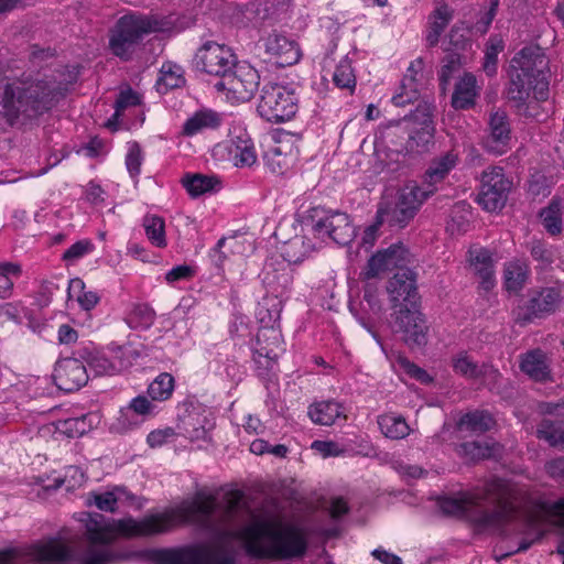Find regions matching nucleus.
I'll return each mask as SVG.
<instances>
[{"label": "nucleus", "instance_id": "nucleus-1", "mask_svg": "<svg viewBox=\"0 0 564 564\" xmlns=\"http://www.w3.org/2000/svg\"><path fill=\"white\" fill-rule=\"evenodd\" d=\"M242 494L231 490L221 503L214 495L198 492L193 500H186L162 512L149 513L141 519L126 517L109 519L100 513H82L79 521L86 530L90 546L76 555L72 546L61 536L50 538L31 545L25 552L20 547L0 550V564H18L28 555L35 564H107L109 553L96 545H107L117 538H148L172 529L194 524L213 533L212 542L197 543L160 553L161 564H237L236 552L231 546L235 533L228 524L243 511Z\"/></svg>", "mask_w": 564, "mask_h": 564}, {"label": "nucleus", "instance_id": "nucleus-2", "mask_svg": "<svg viewBox=\"0 0 564 564\" xmlns=\"http://www.w3.org/2000/svg\"><path fill=\"white\" fill-rule=\"evenodd\" d=\"M521 490L510 480L492 478L443 501L445 512L466 517L482 529H499L517 514Z\"/></svg>", "mask_w": 564, "mask_h": 564}, {"label": "nucleus", "instance_id": "nucleus-3", "mask_svg": "<svg viewBox=\"0 0 564 564\" xmlns=\"http://www.w3.org/2000/svg\"><path fill=\"white\" fill-rule=\"evenodd\" d=\"M246 553L254 558L288 560L302 556L307 549L301 528L281 520L260 521L239 532Z\"/></svg>", "mask_w": 564, "mask_h": 564}, {"label": "nucleus", "instance_id": "nucleus-4", "mask_svg": "<svg viewBox=\"0 0 564 564\" xmlns=\"http://www.w3.org/2000/svg\"><path fill=\"white\" fill-rule=\"evenodd\" d=\"M78 75V66H67L43 79L23 77L12 83H0V106L59 102L77 82Z\"/></svg>", "mask_w": 564, "mask_h": 564}, {"label": "nucleus", "instance_id": "nucleus-5", "mask_svg": "<svg viewBox=\"0 0 564 564\" xmlns=\"http://www.w3.org/2000/svg\"><path fill=\"white\" fill-rule=\"evenodd\" d=\"M508 97L514 101L529 98L544 102L549 97V59L540 46H525L511 59Z\"/></svg>", "mask_w": 564, "mask_h": 564}, {"label": "nucleus", "instance_id": "nucleus-6", "mask_svg": "<svg viewBox=\"0 0 564 564\" xmlns=\"http://www.w3.org/2000/svg\"><path fill=\"white\" fill-rule=\"evenodd\" d=\"M80 357L96 376H116L130 368L139 352L130 343H110L101 349L85 348Z\"/></svg>", "mask_w": 564, "mask_h": 564}, {"label": "nucleus", "instance_id": "nucleus-7", "mask_svg": "<svg viewBox=\"0 0 564 564\" xmlns=\"http://www.w3.org/2000/svg\"><path fill=\"white\" fill-rule=\"evenodd\" d=\"M155 22L148 18L124 15L119 19L109 41L113 55L129 61L144 34L155 31Z\"/></svg>", "mask_w": 564, "mask_h": 564}, {"label": "nucleus", "instance_id": "nucleus-8", "mask_svg": "<svg viewBox=\"0 0 564 564\" xmlns=\"http://www.w3.org/2000/svg\"><path fill=\"white\" fill-rule=\"evenodd\" d=\"M435 193L434 187H425L414 182L405 184L399 192L393 208L380 207L377 216L380 223L389 221L391 225L404 227L414 217L420 206Z\"/></svg>", "mask_w": 564, "mask_h": 564}, {"label": "nucleus", "instance_id": "nucleus-9", "mask_svg": "<svg viewBox=\"0 0 564 564\" xmlns=\"http://www.w3.org/2000/svg\"><path fill=\"white\" fill-rule=\"evenodd\" d=\"M564 303V284L533 290L525 306L516 312V319L522 324L554 313Z\"/></svg>", "mask_w": 564, "mask_h": 564}, {"label": "nucleus", "instance_id": "nucleus-10", "mask_svg": "<svg viewBox=\"0 0 564 564\" xmlns=\"http://www.w3.org/2000/svg\"><path fill=\"white\" fill-rule=\"evenodd\" d=\"M195 64L209 75L227 79L237 67V58L230 47L207 41L198 48Z\"/></svg>", "mask_w": 564, "mask_h": 564}, {"label": "nucleus", "instance_id": "nucleus-11", "mask_svg": "<svg viewBox=\"0 0 564 564\" xmlns=\"http://www.w3.org/2000/svg\"><path fill=\"white\" fill-rule=\"evenodd\" d=\"M297 155L299 150L292 134L283 130H274L270 133L263 159L271 172L284 174L294 164Z\"/></svg>", "mask_w": 564, "mask_h": 564}, {"label": "nucleus", "instance_id": "nucleus-12", "mask_svg": "<svg viewBox=\"0 0 564 564\" xmlns=\"http://www.w3.org/2000/svg\"><path fill=\"white\" fill-rule=\"evenodd\" d=\"M511 185L512 183L505 176L502 167H488L481 175L478 203L488 212L500 210L506 205Z\"/></svg>", "mask_w": 564, "mask_h": 564}, {"label": "nucleus", "instance_id": "nucleus-13", "mask_svg": "<svg viewBox=\"0 0 564 564\" xmlns=\"http://www.w3.org/2000/svg\"><path fill=\"white\" fill-rule=\"evenodd\" d=\"M213 155L218 159H227L234 166L251 167L258 162V155L251 137L241 131L232 137L229 142L218 143L213 149Z\"/></svg>", "mask_w": 564, "mask_h": 564}, {"label": "nucleus", "instance_id": "nucleus-14", "mask_svg": "<svg viewBox=\"0 0 564 564\" xmlns=\"http://www.w3.org/2000/svg\"><path fill=\"white\" fill-rule=\"evenodd\" d=\"M312 226L313 234L321 239L330 238L339 245L348 243L354 237V228L345 213L323 210Z\"/></svg>", "mask_w": 564, "mask_h": 564}, {"label": "nucleus", "instance_id": "nucleus-15", "mask_svg": "<svg viewBox=\"0 0 564 564\" xmlns=\"http://www.w3.org/2000/svg\"><path fill=\"white\" fill-rule=\"evenodd\" d=\"M431 108H415L406 119L410 130L408 152L422 153L429 149L434 135Z\"/></svg>", "mask_w": 564, "mask_h": 564}, {"label": "nucleus", "instance_id": "nucleus-16", "mask_svg": "<svg viewBox=\"0 0 564 564\" xmlns=\"http://www.w3.org/2000/svg\"><path fill=\"white\" fill-rule=\"evenodd\" d=\"M395 327L403 334L404 341L411 347H423L427 343V325L423 314L414 307L399 308Z\"/></svg>", "mask_w": 564, "mask_h": 564}, {"label": "nucleus", "instance_id": "nucleus-17", "mask_svg": "<svg viewBox=\"0 0 564 564\" xmlns=\"http://www.w3.org/2000/svg\"><path fill=\"white\" fill-rule=\"evenodd\" d=\"M393 307L406 308L416 306V276L409 268L403 267L389 280L387 285Z\"/></svg>", "mask_w": 564, "mask_h": 564}, {"label": "nucleus", "instance_id": "nucleus-18", "mask_svg": "<svg viewBox=\"0 0 564 564\" xmlns=\"http://www.w3.org/2000/svg\"><path fill=\"white\" fill-rule=\"evenodd\" d=\"M88 503L95 505L105 512H116L120 506L140 510L144 506L142 498L135 496L123 486H112L101 492H93L88 497Z\"/></svg>", "mask_w": 564, "mask_h": 564}, {"label": "nucleus", "instance_id": "nucleus-19", "mask_svg": "<svg viewBox=\"0 0 564 564\" xmlns=\"http://www.w3.org/2000/svg\"><path fill=\"white\" fill-rule=\"evenodd\" d=\"M53 378L58 389L73 392L87 383L88 371L78 358H64L56 362Z\"/></svg>", "mask_w": 564, "mask_h": 564}, {"label": "nucleus", "instance_id": "nucleus-20", "mask_svg": "<svg viewBox=\"0 0 564 564\" xmlns=\"http://www.w3.org/2000/svg\"><path fill=\"white\" fill-rule=\"evenodd\" d=\"M409 262V251L402 245H392L388 249L378 251L367 264L365 275L372 279L393 269H402Z\"/></svg>", "mask_w": 564, "mask_h": 564}, {"label": "nucleus", "instance_id": "nucleus-21", "mask_svg": "<svg viewBox=\"0 0 564 564\" xmlns=\"http://www.w3.org/2000/svg\"><path fill=\"white\" fill-rule=\"evenodd\" d=\"M283 350L280 332L265 325L257 336L253 360L260 367L270 368Z\"/></svg>", "mask_w": 564, "mask_h": 564}, {"label": "nucleus", "instance_id": "nucleus-22", "mask_svg": "<svg viewBox=\"0 0 564 564\" xmlns=\"http://www.w3.org/2000/svg\"><path fill=\"white\" fill-rule=\"evenodd\" d=\"M489 135L485 140L488 152L500 155L510 148V126L503 110L495 111L489 120Z\"/></svg>", "mask_w": 564, "mask_h": 564}, {"label": "nucleus", "instance_id": "nucleus-23", "mask_svg": "<svg viewBox=\"0 0 564 564\" xmlns=\"http://www.w3.org/2000/svg\"><path fill=\"white\" fill-rule=\"evenodd\" d=\"M469 253V265L480 280L484 290L489 291L496 284L495 260L492 253L482 247H471Z\"/></svg>", "mask_w": 564, "mask_h": 564}, {"label": "nucleus", "instance_id": "nucleus-24", "mask_svg": "<svg viewBox=\"0 0 564 564\" xmlns=\"http://www.w3.org/2000/svg\"><path fill=\"white\" fill-rule=\"evenodd\" d=\"M242 70V67H238L235 72L231 73L230 77L226 79L229 86L228 101L231 104L249 102L257 89V72L252 68H248L246 73L248 79L243 80L241 79Z\"/></svg>", "mask_w": 564, "mask_h": 564}, {"label": "nucleus", "instance_id": "nucleus-25", "mask_svg": "<svg viewBox=\"0 0 564 564\" xmlns=\"http://www.w3.org/2000/svg\"><path fill=\"white\" fill-rule=\"evenodd\" d=\"M452 367L457 375L467 379H484L487 378L496 381L500 376L499 371L488 365H478L468 355L467 351H459L452 358Z\"/></svg>", "mask_w": 564, "mask_h": 564}, {"label": "nucleus", "instance_id": "nucleus-26", "mask_svg": "<svg viewBox=\"0 0 564 564\" xmlns=\"http://www.w3.org/2000/svg\"><path fill=\"white\" fill-rule=\"evenodd\" d=\"M155 405L144 395H138L131 400L129 405L119 413L117 422L112 429L117 432H126L134 425L139 424L135 415L148 416L154 413Z\"/></svg>", "mask_w": 564, "mask_h": 564}, {"label": "nucleus", "instance_id": "nucleus-27", "mask_svg": "<svg viewBox=\"0 0 564 564\" xmlns=\"http://www.w3.org/2000/svg\"><path fill=\"white\" fill-rule=\"evenodd\" d=\"M265 51L274 55L278 58V64L281 66L293 65L301 58V51L297 44L281 34H271L268 36Z\"/></svg>", "mask_w": 564, "mask_h": 564}, {"label": "nucleus", "instance_id": "nucleus-28", "mask_svg": "<svg viewBox=\"0 0 564 564\" xmlns=\"http://www.w3.org/2000/svg\"><path fill=\"white\" fill-rule=\"evenodd\" d=\"M214 427L215 421L209 414L191 413L182 422L183 434L192 442H209Z\"/></svg>", "mask_w": 564, "mask_h": 564}, {"label": "nucleus", "instance_id": "nucleus-29", "mask_svg": "<svg viewBox=\"0 0 564 564\" xmlns=\"http://www.w3.org/2000/svg\"><path fill=\"white\" fill-rule=\"evenodd\" d=\"M93 427V415H82L78 417H68L52 422L48 431L54 435L66 436L69 438L78 437Z\"/></svg>", "mask_w": 564, "mask_h": 564}, {"label": "nucleus", "instance_id": "nucleus-30", "mask_svg": "<svg viewBox=\"0 0 564 564\" xmlns=\"http://www.w3.org/2000/svg\"><path fill=\"white\" fill-rule=\"evenodd\" d=\"M521 370L535 381H545L550 378V366L545 354L534 349L524 354L520 362Z\"/></svg>", "mask_w": 564, "mask_h": 564}, {"label": "nucleus", "instance_id": "nucleus-31", "mask_svg": "<svg viewBox=\"0 0 564 564\" xmlns=\"http://www.w3.org/2000/svg\"><path fill=\"white\" fill-rule=\"evenodd\" d=\"M480 87L471 73H465L455 84L452 95V106H475Z\"/></svg>", "mask_w": 564, "mask_h": 564}, {"label": "nucleus", "instance_id": "nucleus-32", "mask_svg": "<svg viewBox=\"0 0 564 564\" xmlns=\"http://www.w3.org/2000/svg\"><path fill=\"white\" fill-rule=\"evenodd\" d=\"M310 419L319 425H333L338 419H344V408L335 401L316 402L308 408Z\"/></svg>", "mask_w": 564, "mask_h": 564}, {"label": "nucleus", "instance_id": "nucleus-33", "mask_svg": "<svg viewBox=\"0 0 564 564\" xmlns=\"http://www.w3.org/2000/svg\"><path fill=\"white\" fill-rule=\"evenodd\" d=\"M223 117L212 109H200L188 118L183 126V133L193 137L204 129H216L221 124Z\"/></svg>", "mask_w": 564, "mask_h": 564}, {"label": "nucleus", "instance_id": "nucleus-34", "mask_svg": "<svg viewBox=\"0 0 564 564\" xmlns=\"http://www.w3.org/2000/svg\"><path fill=\"white\" fill-rule=\"evenodd\" d=\"M529 276V267L523 260H511L505 264L503 285L510 293L520 292Z\"/></svg>", "mask_w": 564, "mask_h": 564}, {"label": "nucleus", "instance_id": "nucleus-35", "mask_svg": "<svg viewBox=\"0 0 564 564\" xmlns=\"http://www.w3.org/2000/svg\"><path fill=\"white\" fill-rule=\"evenodd\" d=\"M457 163V155L448 152L440 159L434 160L425 172L423 184L425 187H434L441 183Z\"/></svg>", "mask_w": 564, "mask_h": 564}, {"label": "nucleus", "instance_id": "nucleus-36", "mask_svg": "<svg viewBox=\"0 0 564 564\" xmlns=\"http://www.w3.org/2000/svg\"><path fill=\"white\" fill-rule=\"evenodd\" d=\"M261 99L264 106H297L300 101L294 88L278 84L265 86Z\"/></svg>", "mask_w": 564, "mask_h": 564}, {"label": "nucleus", "instance_id": "nucleus-37", "mask_svg": "<svg viewBox=\"0 0 564 564\" xmlns=\"http://www.w3.org/2000/svg\"><path fill=\"white\" fill-rule=\"evenodd\" d=\"M183 68L172 62H165L160 68V76L156 79V90L161 94L166 93L169 89L178 88L184 85Z\"/></svg>", "mask_w": 564, "mask_h": 564}, {"label": "nucleus", "instance_id": "nucleus-38", "mask_svg": "<svg viewBox=\"0 0 564 564\" xmlns=\"http://www.w3.org/2000/svg\"><path fill=\"white\" fill-rule=\"evenodd\" d=\"M67 295L77 301L85 311L93 310L100 301V296L93 290H86V284L80 278L72 279L68 283Z\"/></svg>", "mask_w": 564, "mask_h": 564}, {"label": "nucleus", "instance_id": "nucleus-39", "mask_svg": "<svg viewBox=\"0 0 564 564\" xmlns=\"http://www.w3.org/2000/svg\"><path fill=\"white\" fill-rule=\"evenodd\" d=\"M378 424L381 433L391 440H402L410 434V426L401 415L382 414L378 417Z\"/></svg>", "mask_w": 564, "mask_h": 564}, {"label": "nucleus", "instance_id": "nucleus-40", "mask_svg": "<svg viewBox=\"0 0 564 564\" xmlns=\"http://www.w3.org/2000/svg\"><path fill=\"white\" fill-rule=\"evenodd\" d=\"M457 451L468 460H479L496 455L497 444L491 440L473 441L460 444Z\"/></svg>", "mask_w": 564, "mask_h": 564}, {"label": "nucleus", "instance_id": "nucleus-41", "mask_svg": "<svg viewBox=\"0 0 564 564\" xmlns=\"http://www.w3.org/2000/svg\"><path fill=\"white\" fill-rule=\"evenodd\" d=\"M314 249L315 245L311 239L296 236L285 243L282 254L289 263H297L303 261Z\"/></svg>", "mask_w": 564, "mask_h": 564}, {"label": "nucleus", "instance_id": "nucleus-42", "mask_svg": "<svg viewBox=\"0 0 564 564\" xmlns=\"http://www.w3.org/2000/svg\"><path fill=\"white\" fill-rule=\"evenodd\" d=\"M142 226L150 243L156 248H165L167 246L165 235V221L162 217L155 215H147L143 218Z\"/></svg>", "mask_w": 564, "mask_h": 564}, {"label": "nucleus", "instance_id": "nucleus-43", "mask_svg": "<svg viewBox=\"0 0 564 564\" xmlns=\"http://www.w3.org/2000/svg\"><path fill=\"white\" fill-rule=\"evenodd\" d=\"M494 419L487 411H473L466 413L459 419L458 426L460 430L470 431L473 433H484L494 426Z\"/></svg>", "mask_w": 564, "mask_h": 564}, {"label": "nucleus", "instance_id": "nucleus-44", "mask_svg": "<svg viewBox=\"0 0 564 564\" xmlns=\"http://www.w3.org/2000/svg\"><path fill=\"white\" fill-rule=\"evenodd\" d=\"M182 184L192 197H198L213 191L219 184V181L215 176L194 174L184 176Z\"/></svg>", "mask_w": 564, "mask_h": 564}, {"label": "nucleus", "instance_id": "nucleus-45", "mask_svg": "<svg viewBox=\"0 0 564 564\" xmlns=\"http://www.w3.org/2000/svg\"><path fill=\"white\" fill-rule=\"evenodd\" d=\"M463 66L460 54L456 52H449L445 55L442 61V67L438 72L440 88L442 93L447 90L451 80L459 74Z\"/></svg>", "mask_w": 564, "mask_h": 564}, {"label": "nucleus", "instance_id": "nucleus-46", "mask_svg": "<svg viewBox=\"0 0 564 564\" xmlns=\"http://www.w3.org/2000/svg\"><path fill=\"white\" fill-rule=\"evenodd\" d=\"M174 387V377L162 372L149 384L148 394L153 401H165L171 398Z\"/></svg>", "mask_w": 564, "mask_h": 564}, {"label": "nucleus", "instance_id": "nucleus-47", "mask_svg": "<svg viewBox=\"0 0 564 564\" xmlns=\"http://www.w3.org/2000/svg\"><path fill=\"white\" fill-rule=\"evenodd\" d=\"M539 438L545 440L551 446L564 449V423L543 420L538 429Z\"/></svg>", "mask_w": 564, "mask_h": 564}, {"label": "nucleus", "instance_id": "nucleus-48", "mask_svg": "<svg viewBox=\"0 0 564 564\" xmlns=\"http://www.w3.org/2000/svg\"><path fill=\"white\" fill-rule=\"evenodd\" d=\"M21 274V267L17 263L4 262L0 263V299H8L11 296L14 285V280Z\"/></svg>", "mask_w": 564, "mask_h": 564}, {"label": "nucleus", "instance_id": "nucleus-49", "mask_svg": "<svg viewBox=\"0 0 564 564\" xmlns=\"http://www.w3.org/2000/svg\"><path fill=\"white\" fill-rule=\"evenodd\" d=\"M392 102L394 106H408L415 102H417V106L429 105L427 100L424 98L421 99V94L416 87V84L412 83V79L410 83L402 80L399 93L392 97Z\"/></svg>", "mask_w": 564, "mask_h": 564}, {"label": "nucleus", "instance_id": "nucleus-50", "mask_svg": "<svg viewBox=\"0 0 564 564\" xmlns=\"http://www.w3.org/2000/svg\"><path fill=\"white\" fill-rule=\"evenodd\" d=\"M154 311L145 305H137L128 317V323L131 328H149L154 322Z\"/></svg>", "mask_w": 564, "mask_h": 564}, {"label": "nucleus", "instance_id": "nucleus-51", "mask_svg": "<svg viewBox=\"0 0 564 564\" xmlns=\"http://www.w3.org/2000/svg\"><path fill=\"white\" fill-rule=\"evenodd\" d=\"M541 219L547 232L551 235L558 234L562 228L560 204L552 202L547 208L541 212Z\"/></svg>", "mask_w": 564, "mask_h": 564}, {"label": "nucleus", "instance_id": "nucleus-52", "mask_svg": "<svg viewBox=\"0 0 564 564\" xmlns=\"http://www.w3.org/2000/svg\"><path fill=\"white\" fill-rule=\"evenodd\" d=\"M235 245H237V241L234 238H221L218 240L216 246L209 251V258L217 269L223 270L224 264L228 259V253L226 250L232 251Z\"/></svg>", "mask_w": 564, "mask_h": 564}, {"label": "nucleus", "instance_id": "nucleus-53", "mask_svg": "<svg viewBox=\"0 0 564 564\" xmlns=\"http://www.w3.org/2000/svg\"><path fill=\"white\" fill-rule=\"evenodd\" d=\"M75 152L76 154L87 159H98L104 158L107 154V148L102 139L93 137L86 143L77 147Z\"/></svg>", "mask_w": 564, "mask_h": 564}, {"label": "nucleus", "instance_id": "nucleus-54", "mask_svg": "<svg viewBox=\"0 0 564 564\" xmlns=\"http://www.w3.org/2000/svg\"><path fill=\"white\" fill-rule=\"evenodd\" d=\"M312 449L324 458L350 455V451L345 445L333 441H314Z\"/></svg>", "mask_w": 564, "mask_h": 564}, {"label": "nucleus", "instance_id": "nucleus-55", "mask_svg": "<svg viewBox=\"0 0 564 564\" xmlns=\"http://www.w3.org/2000/svg\"><path fill=\"white\" fill-rule=\"evenodd\" d=\"M333 80L339 88H351L355 86V75L352 67L347 58H344L337 65Z\"/></svg>", "mask_w": 564, "mask_h": 564}, {"label": "nucleus", "instance_id": "nucleus-56", "mask_svg": "<svg viewBox=\"0 0 564 564\" xmlns=\"http://www.w3.org/2000/svg\"><path fill=\"white\" fill-rule=\"evenodd\" d=\"M259 116L273 124H282L295 117V111L289 108H257Z\"/></svg>", "mask_w": 564, "mask_h": 564}, {"label": "nucleus", "instance_id": "nucleus-57", "mask_svg": "<svg viewBox=\"0 0 564 564\" xmlns=\"http://www.w3.org/2000/svg\"><path fill=\"white\" fill-rule=\"evenodd\" d=\"M143 162V153L141 147L137 142L128 143V152L126 155V166L131 177H137L141 172Z\"/></svg>", "mask_w": 564, "mask_h": 564}, {"label": "nucleus", "instance_id": "nucleus-58", "mask_svg": "<svg viewBox=\"0 0 564 564\" xmlns=\"http://www.w3.org/2000/svg\"><path fill=\"white\" fill-rule=\"evenodd\" d=\"M94 250V245L90 240L84 239L73 243L63 253V260L68 262H75L83 257L89 254Z\"/></svg>", "mask_w": 564, "mask_h": 564}, {"label": "nucleus", "instance_id": "nucleus-59", "mask_svg": "<svg viewBox=\"0 0 564 564\" xmlns=\"http://www.w3.org/2000/svg\"><path fill=\"white\" fill-rule=\"evenodd\" d=\"M395 364L400 370L404 371L411 378H414L422 383H429L432 380L430 375L424 369L417 367L416 365H414L409 359L402 356H399L397 358Z\"/></svg>", "mask_w": 564, "mask_h": 564}, {"label": "nucleus", "instance_id": "nucleus-60", "mask_svg": "<svg viewBox=\"0 0 564 564\" xmlns=\"http://www.w3.org/2000/svg\"><path fill=\"white\" fill-rule=\"evenodd\" d=\"M129 108H116L115 113L104 123V126L115 132L118 130H130L132 124L126 120V110Z\"/></svg>", "mask_w": 564, "mask_h": 564}, {"label": "nucleus", "instance_id": "nucleus-61", "mask_svg": "<svg viewBox=\"0 0 564 564\" xmlns=\"http://www.w3.org/2000/svg\"><path fill=\"white\" fill-rule=\"evenodd\" d=\"M141 95L126 85L120 88L113 106H140Z\"/></svg>", "mask_w": 564, "mask_h": 564}, {"label": "nucleus", "instance_id": "nucleus-62", "mask_svg": "<svg viewBox=\"0 0 564 564\" xmlns=\"http://www.w3.org/2000/svg\"><path fill=\"white\" fill-rule=\"evenodd\" d=\"M452 18V10L446 4H443L434 11L431 28L443 32L451 22Z\"/></svg>", "mask_w": 564, "mask_h": 564}, {"label": "nucleus", "instance_id": "nucleus-63", "mask_svg": "<svg viewBox=\"0 0 564 564\" xmlns=\"http://www.w3.org/2000/svg\"><path fill=\"white\" fill-rule=\"evenodd\" d=\"M195 271L191 265L181 264L172 268L165 273V281L173 284L178 281L188 280L194 276Z\"/></svg>", "mask_w": 564, "mask_h": 564}, {"label": "nucleus", "instance_id": "nucleus-64", "mask_svg": "<svg viewBox=\"0 0 564 564\" xmlns=\"http://www.w3.org/2000/svg\"><path fill=\"white\" fill-rule=\"evenodd\" d=\"M541 508L547 516L557 518L564 528V498L556 501H544L541 503Z\"/></svg>", "mask_w": 564, "mask_h": 564}]
</instances>
